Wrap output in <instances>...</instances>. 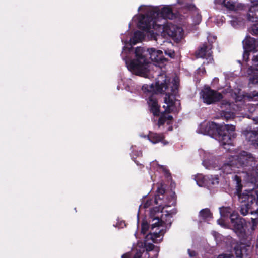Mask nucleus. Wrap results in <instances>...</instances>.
Returning <instances> with one entry per match:
<instances>
[{"instance_id":"a19ab883","label":"nucleus","mask_w":258,"mask_h":258,"mask_svg":"<svg viewBox=\"0 0 258 258\" xmlns=\"http://www.w3.org/2000/svg\"><path fill=\"white\" fill-rule=\"evenodd\" d=\"M163 43H167V44H170V42H168V41H163Z\"/></svg>"},{"instance_id":"a18cd8bd","label":"nucleus","mask_w":258,"mask_h":258,"mask_svg":"<svg viewBox=\"0 0 258 258\" xmlns=\"http://www.w3.org/2000/svg\"><path fill=\"white\" fill-rule=\"evenodd\" d=\"M208 40H209V39H210V36H208Z\"/></svg>"},{"instance_id":"473e14b6","label":"nucleus","mask_w":258,"mask_h":258,"mask_svg":"<svg viewBox=\"0 0 258 258\" xmlns=\"http://www.w3.org/2000/svg\"><path fill=\"white\" fill-rule=\"evenodd\" d=\"M167 122L165 119V114H162L159 119L158 125L159 126L163 125L165 122Z\"/></svg>"},{"instance_id":"37998d69","label":"nucleus","mask_w":258,"mask_h":258,"mask_svg":"<svg viewBox=\"0 0 258 258\" xmlns=\"http://www.w3.org/2000/svg\"><path fill=\"white\" fill-rule=\"evenodd\" d=\"M219 221H220V220H218L217 221L218 223L219 224H220V223Z\"/></svg>"},{"instance_id":"de8ad7c7","label":"nucleus","mask_w":258,"mask_h":258,"mask_svg":"<svg viewBox=\"0 0 258 258\" xmlns=\"http://www.w3.org/2000/svg\"><path fill=\"white\" fill-rule=\"evenodd\" d=\"M166 215H170V214L168 213V214H166Z\"/></svg>"},{"instance_id":"0eeeda50","label":"nucleus","mask_w":258,"mask_h":258,"mask_svg":"<svg viewBox=\"0 0 258 258\" xmlns=\"http://www.w3.org/2000/svg\"><path fill=\"white\" fill-rule=\"evenodd\" d=\"M172 7V5H166L160 9L158 6H141L139 8L138 11H143L151 21L152 25H154L156 23H160L162 19L165 20L167 19H173L175 15L173 12Z\"/></svg>"},{"instance_id":"9d476101","label":"nucleus","mask_w":258,"mask_h":258,"mask_svg":"<svg viewBox=\"0 0 258 258\" xmlns=\"http://www.w3.org/2000/svg\"><path fill=\"white\" fill-rule=\"evenodd\" d=\"M219 210L222 217L230 216L233 230L238 236L245 238L246 232L243 227L244 219L240 218L237 213L233 212L229 207L220 208Z\"/></svg>"},{"instance_id":"c756f323","label":"nucleus","mask_w":258,"mask_h":258,"mask_svg":"<svg viewBox=\"0 0 258 258\" xmlns=\"http://www.w3.org/2000/svg\"><path fill=\"white\" fill-rule=\"evenodd\" d=\"M149 228L148 224L146 222H143L142 224L141 232L143 234H145Z\"/></svg>"},{"instance_id":"c9c22d12","label":"nucleus","mask_w":258,"mask_h":258,"mask_svg":"<svg viewBox=\"0 0 258 258\" xmlns=\"http://www.w3.org/2000/svg\"><path fill=\"white\" fill-rule=\"evenodd\" d=\"M165 115V119L167 121V124L170 123V121L172 120L173 117L171 115Z\"/></svg>"},{"instance_id":"72a5a7b5","label":"nucleus","mask_w":258,"mask_h":258,"mask_svg":"<svg viewBox=\"0 0 258 258\" xmlns=\"http://www.w3.org/2000/svg\"><path fill=\"white\" fill-rule=\"evenodd\" d=\"M217 258H234L233 255L230 254H221L218 255Z\"/></svg>"},{"instance_id":"cd10ccee","label":"nucleus","mask_w":258,"mask_h":258,"mask_svg":"<svg viewBox=\"0 0 258 258\" xmlns=\"http://www.w3.org/2000/svg\"><path fill=\"white\" fill-rule=\"evenodd\" d=\"M251 214H254L255 215V218H251V222L252 223V229H254V227L256 226L258 223V211L257 210H255L254 211L251 212Z\"/></svg>"},{"instance_id":"ea45409f","label":"nucleus","mask_w":258,"mask_h":258,"mask_svg":"<svg viewBox=\"0 0 258 258\" xmlns=\"http://www.w3.org/2000/svg\"><path fill=\"white\" fill-rule=\"evenodd\" d=\"M142 155V152L141 151H137V156H140Z\"/></svg>"},{"instance_id":"f3484780","label":"nucleus","mask_w":258,"mask_h":258,"mask_svg":"<svg viewBox=\"0 0 258 258\" xmlns=\"http://www.w3.org/2000/svg\"><path fill=\"white\" fill-rule=\"evenodd\" d=\"M256 128L257 130H244L243 134L248 142L255 147H258V127Z\"/></svg>"},{"instance_id":"9b49d317","label":"nucleus","mask_w":258,"mask_h":258,"mask_svg":"<svg viewBox=\"0 0 258 258\" xmlns=\"http://www.w3.org/2000/svg\"><path fill=\"white\" fill-rule=\"evenodd\" d=\"M241 173L250 174L254 175V173H251V169H253L254 165H256L255 158L250 153L242 151L237 155L234 156Z\"/></svg>"},{"instance_id":"6ab92c4d","label":"nucleus","mask_w":258,"mask_h":258,"mask_svg":"<svg viewBox=\"0 0 258 258\" xmlns=\"http://www.w3.org/2000/svg\"><path fill=\"white\" fill-rule=\"evenodd\" d=\"M252 3L249 9L248 18L250 21L254 22L258 21V0Z\"/></svg>"},{"instance_id":"a878e982","label":"nucleus","mask_w":258,"mask_h":258,"mask_svg":"<svg viewBox=\"0 0 258 258\" xmlns=\"http://www.w3.org/2000/svg\"><path fill=\"white\" fill-rule=\"evenodd\" d=\"M220 115L221 118L225 119L226 121L233 119L235 116L234 113L231 111H222Z\"/></svg>"},{"instance_id":"4468645a","label":"nucleus","mask_w":258,"mask_h":258,"mask_svg":"<svg viewBox=\"0 0 258 258\" xmlns=\"http://www.w3.org/2000/svg\"><path fill=\"white\" fill-rule=\"evenodd\" d=\"M201 96L203 102L207 104L214 103L219 101L222 98V95L221 93L208 87L205 88L202 91Z\"/></svg>"},{"instance_id":"49530a36","label":"nucleus","mask_w":258,"mask_h":258,"mask_svg":"<svg viewBox=\"0 0 258 258\" xmlns=\"http://www.w3.org/2000/svg\"><path fill=\"white\" fill-rule=\"evenodd\" d=\"M232 22H233L232 25H234V21H233Z\"/></svg>"},{"instance_id":"4c0bfd02","label":"nucleus","mask_w":258,"mask_h":258,"mask_svg":"<svg viewBox=\"0 0 258 258\" xmlns=\"http://www.w3.org/2000/svg\"><path fill=\"white\" fill-rule=\"evenodd\" d=\"M212 234L215 237L216 239H217V236H220L219 234L218 233H217L216 232H213Z\"/></svg>"},{"instance_id":"2eb2a0df","label":"nucleus","mask_w":258,"mask_h":258,"mask_svg":"<svg viewBox=\"0 0 258 258\" xmlns=\"http://www.w3.org/2000/svg\"><path fill=\"white\" fill-rule=\"evenodd\" d=\"M219 126L213 122H203L199 125L197 132L214 137Z\"/></svg>"},{"instance_id":"bb28decb","label":"nucleus","mask_w":258,"mask_h":258,"mask_svg":"<svg viewBox=\"0 0 258 258\" xmlns=\"http://www.w3.org/2000/svg\"><path fill=\"white\" fill-rule=\"evenodd\" d=\"M151 168L154 169H161L165 173H167V171L165 169V167L163 166L159 165L156 161L152 162L150 164Z\"/></svg>"},{"instance_id":"2f4dec72","label":"nucleus","mask_w":258,"mask_h":258,"mask_svg":"<svg viewBox=\"0 0 258 258\" xmlns=\"http://www.w3.org/2000/svg\"><path fill=\"white\" fill-rule=\"evenodd\" d=\"M249 83L258 86V76H254L249 79Z\"/></svg>"},{"instance_id":"c03bdc74","label":"nucleus","mask_w":258,"mask_h":258,"mask_svg":"<svg viewBox=\"0 0 258 258\" xmlns=\"http://www.w3.org/2000/svg\"><path fill=\"white\" fill-rule=\"evenodd\" d=\"M216 1H217V3H221V2H219L218 0H216Z\"/></svg>"},{"instance_id":"393cba45","label":"nucleus","mask_w":258,"mask_h":258,"mask_svg":"<svg viewBox=\"0 0 258 258\" xmlns=\"http://www.w3.org/2000/svg\"><path fill=\"white\" fill-rule=\"evenodd\" d=\"M208 183H209L206 186H216L219 183V178L218 175H211L210 177H208Z\"/></svg>"},{"instance_id":"1a4fd4ad","label":"nucleus","mask_w":258,"mask_h":258,"mask_svg":"<svg viewBox=\"0 0 258 258\" xmlns=\"http://www.w3.org/2000/svg\"><path fill=\"white\" fill-rule=\"evenodd\" d=\"M233 98L235 99L236 104H231L227 101L223 100L222 102L221 107L224 108L226 106L230 108H232L235 111H246L248 106L244 104L246 101H258V91H254L247 93L234 92L232 94Z\"/></svg>"},{"instance_id":"f8f14e48","label":"nucleus","mask_w":258,"mask_h":258,"mask_svg":"<svg viewBox=\"0 0 258 258\" xmlns=\"http://www.w3.org/2000/svg\"><path fill=\"white\" fill-rule=\"evenodd\" d=\"M235 127L233 125H220L214 137L222 145H231L232 139L235 137Z\"/></svg>"},{"instance_id":"f257e3e1","label":"nucleus","mask_w":258,"mask_h":258,"mask_svg":"<svg viewBox=\"0 0 258 258\" xmlns=\"http://www.w3.org/2000/svg\"><path fill=\"white\" fill-rule=\"evenodd\" d=\"M179 80L177 77H174L170 82L165 74L158 75L155 85L152 84L150 85L145 84L142 86V90L146 94L147 103L150 111L154 115H159V106L158 104L154 93H165L166 96L163 107L166 112H176L180 109V103L179 100L175 98L178 93Z\"/></svg>"},{"instance_id":"f03ea898","label":"nucleus","mask_w":258,"mask_h":258,"mask_svg":"<svg viewBox=\"0 0 258 258\" xmlns=\"http://www.w3.org/2000/svg\"><path fill=\"white\" fill-rule=\"evenodd\" d=\"M151 211V214L153 213ZM152 224L150 233L145 237L146 242H138L135 247L136 253L134 258H140L143 253L144 254V258H157L159 252V248L155 247L152 243L146 242L149 240L154 243H158L161 241L162 237H161L165 233L166 230L164 227L167 224L163 221V217L160 220L159 217H154L151 215ZM122 258H130V254L126 253L122 256Z\"/></svg>"},{"instance_id":"5701e85b","label":"nucleus","mask_w":258,"mask_h":258,"mask_svg":"<svg viewBox=\"0 0 258 258\" xmlns=\"http://www.w3.org/2000/svg\"><path fill=\"white\" fill-rule=\"evenodd\" d=\"M200 216L205 220H209L212 218V214L209 209L206 208L201 210Z\"/></svg>"},{"instance_id":"7ed1b4c3","label":"nucleus","mask_w":258,"mask_h":258,"mask_svg":"<svg viewBox=\"0 0 258 258\" xmlns=\"http://www.w3.org/2000/svg\"><path fill=\"white\" fill-rule=\"evenodd\" d=\"M136 58L133 60L124 58L128 69L133 73L144 77H148L147 72L150 67V59L155 62H163L165 60L161 50L151 48L145 50L142 47H137L135 50Z\"/></svg>"},{"instance_id":"c85d7f7f","label":"nucleus","mask_w":258,"mask_h":258,"mask_svg":"<svg viewBox=\"0 0 258 258\" xmlns=\"http://www.w3.org/2000/svg\"><path fill=\"white\" fill-rule=\"evenodd\" d=\"M251 173H253L254 175L252 176L250 174H246L248 176L251 177V178H254L258 179V164L256 166L254 165L253 167V169H251L250 171Z\"/></svg>"},{"instance_id":"7c9ffc66","label":"nucleus","mask_w":258,"mask_h":258,"mask_svg":"<svg viewBox=\"0 0 258 258\" xmlns=\"http://www.w3.org/2000/svg\"><path fill=\"white\" fill-rule=\"evenodd\" d=\"M250 33L253 35H258V23L253 25L250 30Z\"/></svg>"},{"instance_id":"e433bc0d","label":"nucleus","mask_w":258,"mask_h":258,"mask_svg":"<svg viewBox=\"0 0 258 258\" xmlns=\"http://www.w3.org/2000/svg\"><path fill=\"white\" fill-rule=\"evenodd\" d=\"M152 201L148 200L147 202L143 205V207L145 208L149 207L151 204Z\"/></svg>"},{"instance_id":"f704fd0d","label":"nucleus","mask_w":258,"mask_h":258,"mask_svg":"<svg viewBox=\"0 0 258 258\" xmlns=\"http://www.w3.org/2000/svg\"><path fill=\"white\" fill-rule=\"evenodd\" d=\"M164 52L166 55H168L171 58H172L174 56V52L172 50H164Z\"/></svg>"},{"instance_id":"ddd939ff","label":"nucleus","mask_w":258,"mask_h":258,"mask_svg":"<svg viewBox=\"0 0 258 258\" xmlns=\"http://www.w3.org/2000/svg\"><path fill=\"white\" fill-rule=\"evenodd\" d=\"M165 193V188L162 186L158 187L157 190V195L155 196L154 200L155 204L159 206L158 210L161 209V212H163V210L165 207L170 206V202L174 200L173 197L166 198L164 199V194Z\"/></svg>"},{"instance_id":"6e6552de","label":"nucleus","mask_w":258,"mask_h":258,"mask_svg":"<svg viewBox=\"0 0 258 258\" xmlns=\"http://www.w3.org/2000/svg\"><path fill=\"white\" fill-rule=\"evenodd\" d=\"M160 23L152 25L153 29L156 31L155 35L158 38V41L162 38H172L175 41H179L183 35V30L181 28L171 23H169L167 20L162 19Z\"/></svg>"},{"instance_id":"4be33fe9","label":"nucleus","mask_w":258,"mask_h":258,"mask_svg":"<svg viewBox=\"0 0 258 258\" xmlns=\"http://www.w3.org/2000/svg\"><path fill=\"white\" fill-rule=\"evenodd\" d=\"M192 11L193 17V22L195 24H199L201 21V16L199 13L198 10L195 7L192 6V9L190 10Z\"/></svg>"},{"instance_id":"58836bf2","label":"nucleus","mask_w":258,"mask_h":258,"mask_svg":"<svg viewBox=\"0 0 258 258\" xmlns=\"http://www.w3.org/2000/svg\"><path fill=\"white\" fill-rule=\"evenodd\" d=\"M188 253L190 256H194L195 255V252H190L189 250H188Z\"/></svg>"},{"instance_id":"39448f33","label":"nucleus","mask_w":258,"mask_h":258,"mask_svg":"<svg viewBox=\"0 0 258 258\" xmlns=\"http://www.w3.org/2000/svg\"><path fill=\"white\" fill-rule=\"evenodd\" d=\"M200 156L203 157V165L206 169L221 170L223 173L228 174L232 173H241L240 167L235 160L234 156H232L228 161L224 162L222 165L219 164L218 159L213 158L209 153L204 150L200 151Z\"/></svg>"},{"instance_id":"20e7f679","label":"nucleus","mask_w":258,"mask_h":258,"mask_svg":"<svg viewBox=\"0 0 258 258\" xmlns=\"http://www.w3.org/2000/svg\"><path fill=\"white\" fill-rule=\"evenodd\" d=\"M138 26L144 31H137L135 32L134 36L130 39L129 42L127 41L124 42L122 38V42L124 43L122 52V56L123 59L126 58L127 56V59L129 60V55L131 52H133L132 46L141 41L145 36H147L150 39H154L158 43H159L158 42V38L154 33L152 23L145 14L139 16Z\"/></svg>"},{"instance_id":"412c9836","label":"nucleus","mask_w":258,"mask_h":258,"mask_svg":"<svg viewBox=\"0 0 258 258\" xmlns=\"http://www.w3.org/2000/svg\"><path fill=\"white\" fill-rule=\"evenodd\" d=\"M197 184L199 186H206L209 184L208 183V176H205L202 174H198L195 177Z\"/></svg>"},{"instance_id":"a211bd4d","label":"nucleus","mask_w":258,"mask_h":258,"mask_svg":"<svg viewBox=\"0 0 258 258\" xmlns=\"http://www.w3.org/2000/svg\"><path fill=\"white\" fill-rule=\"evenodd\" d=\"M221 4L227 9L233 11L242 10L245 7L244 5L241 3L230 0H223L221 2Z\"/></svg>"},{"instance_id":"aec40b11","label":"nucleus","mask_w":258,"mask_h":258,"mask_svg":"<svg viewBox=\"0 0 258 258\" xmlns=\"http://www.w3.org/2000/svg\"><path fill=\"white\" fill-rule=\"evenodd\" d=\"M148 138L153 144H156L159 142H162L164 145H166L168 143L167 142L163 141L164 136L162 134L151 133Z\"/></svg>"},{"instance_id":"dca6fc26","label":"nucleus","mask_w":258,"mask_h":258,"mask_svg":"<svg viewBox=\"0 0 258 258\" xmlns=\"http://www.w3.org/2000/svg\"><path fill=\"white\" fill-rule=\"evenodd\" d=\"M212 46L211 44H203L196 52V56L198 58H205L207 62L204 61V64L212 63L213 62V58L211 51Z\"/></svg>"},{"instance_id":"79ce46f5","label":"nucleus","mask_w":258,"mask_h":258,"mask_svg":"<svg viewBox=\"0 0 258 258\" xmlns=\"http://www.w3.org/2000/svg\"><path fill=\"white\" fill-rule=\"evenodd\" d=\"M214 80L215 81H217L218 80V79L217 78H215Z\"/></svg>"},{"instance_id":"423d86ee","label":"nucleus","mask_w":258,"mask_h":258,"mask_svg":"<svg viewBox=\"0 0 258 258\" xmlns=\"http://www.w3.org/2000/svg\"><path fill=\"white\" fill-rule=\"evenodd\" d=\"M233 178L236 183L239 201L242 203L240 213L243 216H245L248 213L253 203H255L256 205H258V190L254 189L244 190L242 193H240L242 187L241 184V177L235 175Z\"/></svg>"},{"instance_id":"b1692460","label":"nucleus","mask_w":258,"mask_h":258,"mask_svg":"<svg viewBox=\"0 0 258 258\" xmlns=\"http://www.w3.org/2000/svg\"><path fill=\"white\" fill-rule=\"evenodd\" d=\"M177 3L181 5L182 8H186L190 10L192 9V6H195L192 4V0H177Z\"/></svg>"}]
</instances>
